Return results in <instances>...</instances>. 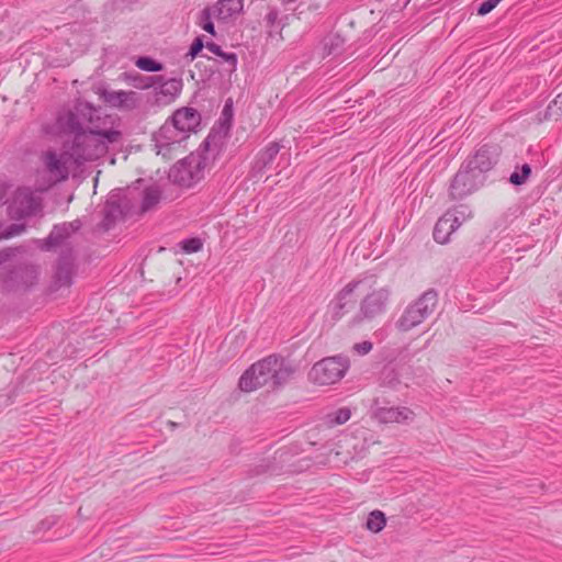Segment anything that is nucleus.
I'll return each mask as SVG.
<instances>
[{
  "label": "nucleus",
  "mask_w": 562,
  "mask_h": 562,
  "mask_svg": "<svg viewBox=\"0 0 562 562\" xmlns=\"http://www.w3.org/2000/svg\"><path fill=\"white\" fill-rule=\"evenodd\" d=\"M162 81V76H140L133 78V85L138 89H147L154 87L156 89L158 82Z\"/></svg>",
  "instance_id": "7c9ffc66"
},
{
  "label": "nucleus",
  "mask_w": 562,
  "mask_h": 562,
  "mask_svg": "<svg viewBox=\"0 0 562 562\" xmlns=\"http://www.w3.org/2000/svg\"><path fill=\"white\" fill-rule=\"evenodd\" d=\"M344 38L338 34H329L323 41L324 55H338L344 47Z\"/></svg>",
  "instance_id": "393cba45"
},
{
  "label": "nucleus",
  "mask_w": 562,
  "mask_h": 562,
  "mask_svg": "<svg viewBox=\"0 0 562 562\" xmlns=\"http://www.w3.org/2000/svg\"><path fill=\"white\" fill-rule=\"evenodd\" d=\"M485 176L465 168L462 164L459 171L453 177L450 184V196L453 200H460L476 191L484 182Z\"/></svg>",
  "instance_id": "1a4fd4ad"
},
{
  "label": "nucleus",
  "mask_w": 562,
  "mask_h": 562,
  "mask_svg": "<svg viewBox=\"0 0 562 562\" xmlns=\"http://www.w3.org/2000/svg\"><path fill=\"white\" fill-rule=\"evenodd\" d=\"M205 47L213 54H215L216 56H224V52L223 49L221 48V46H218L217 44L213 43V42H210L205 45Z\"/></svg>",
  "instance_id": "a19ab883"
},
{
  "label": "nucleus",
  "mask_w": 562,
  "mask_h": 562,
  "mask_svg": "<svg viewBox=\"0 0 562 562\" xmlns=\"http://www.w3.org/2000/svg\"><path fill=\"white\" fill-rule=\"evenodd\" d=\"M100 97L110 106L123 110L134 109L137 103V93L134 91L102 89L100 91Z\"/></svg>",
  "instance_id": "f3484780"
},
{
  "label": "nucleus",
  "mask_w": 562,
  "mask_h": 562,
  "mask_svg": "<svg viewBox=\"0 0 562 562\" xmlns=\"http://www.w3.org/2000/svg\"><path fill=\"white\" fill-rule=\"evenodd\" d=\"M438 305V293L428 289L416 300L411 302L395 322L398 331L406 333L417 327L429 318Z\"/></svg>",
  "instance_id": "39448f33"
},
{
  "label": "nucleus",
  "mask_w": 562,
  "mask_h": 562,
  "mask_svg": "<svg viewBox=\"0 0 562 562\" xmlns=\"http://www.w3.org/2000/svg\"><path fill=\"white\" fill-rule=\"evenodd\" d=\"M367 281H351L347 283L335 296V299L330 303L331 308V317L335 321H339L344 317L346 312L352 307L353 301L351 299L355 290L360 286V284H366Z\"/></svg>",
  "instance_id": "2eb2a0df"
},
{
  "label": "nucleus",
  "mask_w": 562,
  "mask_h": 562,
  "mask_svg": "<svg viewBox=\"0 0 562 562\" xmlns=\"http://www.w3.org/2000/svg\"><path fill=\"white\" fill-rule=\"evenodd\" d=\"M295 368L283 358L271 355L254 363L239 379V387L244 392H251L268 383L273 386L284 384L294 374Z\"/></svg>",
  "instance_id": "7ed1b4c3"
},
{
  "label": "nucleus",
  "mask_w": 562,
  "mask_h": 562,
  "mask_svg": "<svg viewBox=\"0 0 562 562\" xmlns=\"http://www.w3.org/2000/svg\"><path fill=\"white\" fill-rule=\"evenodd\" d=\"M226 113H229V106L228 104H225V108L223 110V114L225 115Z\"/></svg>",
  "instance_id": "a18cd8bd"
},
{
  "label": "nucleus",
  "mask_w": 562,
  "mask_h": 562,
  "mask_svg": "<svg viewBox=\"0 0 562 562\" xmlns=\"http://www.w3.org/2000/svg\"><path fill=\"white\" fill-rule=\"evenodd\" d=\"M170 119L187 138L196 131L201 123L199 111L189 106L177 110Z\"/></svg>",
  "instance_id": "dca6fc26"
},
{
  "label": "nucleus",
  "mask_w": 562,
  "mask_h": 562,
  "mask_svg": "<svg viewBox=\"0 0 562 562\" xmlns=\"http://www.w3.org/2000/svg\"><path fill=\"white\" fill-rule=\"evenodd\" d=\"M281 149V146L277 142L270 143L263 150H261L256 159L255 168L258 171L263 170L266 167H268L277 157Z\"/></svg>",
  "instance_id": "5701e85b"
},
{
  "label": "nucleus",
  "mask_w": 562,
  "mask_h": 562,
  "mask_svg": "<svg viewBox=\"0 0 562 562\" xmlns=\"http://www.w3.org/2000/svg\"><path fill=\"white\" fill-rule=\"evenodd\" d=\"M204 43L201 36H198L194 38L193 43L190 46V49L187 54V56H190L191 59H194L199 53L203 49Z\"/></svg>",
  "instance_id": "c9c22d12"
},
{
  "label": "nucleus",
  "mask_w": 562,
  "mask_h": 562,
  "mask_svg": "<svg viewBox=\"0 0 562 562\" xmlns=\"http://www.w3.org/2000/svg\"><path fill=\"white\" fill-rule=\"evenodd\" d=\"M93 111H94V109L89 108V116L91 115V112H93ZM95 112H97V113H95V114H93V120H94L95 122H98L101 126H104V125H103V122H106V123H105V126H106V127H109V126H108V123H109V124H112V121H109L108 119H103V120H101V117H100V115H99V111H97V110H95ZM110 127H111V128H113L112 126H110Z\"/></svg>",
  "instance_id": "79ce46f5"
},
{
  "label": "nucleus",
  "mask_w": 562,
  "mask_h": 562,
  "mask_svg": "<svg viewBox=\"0 0 562 562\" xmlns=\"http://www.w3.org/2000/svg\"><path fill=\"white\" fill-rule=\"evenodd\" d=\"M212 8L218 22H228L241 13L244 3L243 0H218Z\"/></svg>",
  "instance_id": "aec40b11"
},
{
  "label": "nucleus",
  "mask_w": 562,
  "mask_h": 562,
  "mask_svg": "<svg viewBox=\"0 0 562 562\" xmlns=\"http://www.w3.org/2000/svg\"><path fill=\"white\" fill-rule=\"evenodd\" d=\"M279 18V12L278 10L276 9H272L268 12L266 19H267V22L270 24V25H273L274 22L278 20Z\"/></svg>",
  "instance_id": "37998d69"
},
{
  "label": "nucleus",
  "mask_w": 562,
  "mask_h": 562,
  "mask_svg": "<svg viewBox=\"0 0 562 562\" xmlns=\"http://www.w3.org/2000/svg\"><path fill=\"white\" fill-rule=\"evenodd\" d=\"M14 255V249L8 248L0 251V266L10 260V258Z\"/></svg>",
  "instance_id": "ea45409f"
},
{
  "label": "nucleus",
  "mask_w": 562,
  "mask_h": 562,
  "mask_svg": "<svg viewBox=\"0 0 562 562\" xmlns=\"http://www.w3.org/2000/svg\"><path fill=\"white\" fill-rule=\"evenodd\" d=\"M160 191L156 187L147 188L143 193V200L140 205L142 213H146L154 209L160 202Z\"/></svg>",
  "instance_id": "a878e982"
},
{
  "label": "nucleus",
  "mask_w": 562,
  "mask_h": 562,
  "mask_svg": "<svg viewBox=\"0 0 562 562\" xmlns=\"http://www.w3.org/2000/svg\"><path fill=\"white\" fill-rule=\"evenodd\" d=\"M41 525H42L43 528H49L53 525V522L44 520V521L41 522Z\"/></svg>",
  "instance_id": "c03bdc74"
},
{
  "label": "nucleus",
  "mask_w": 562,
  "mask_h": 562,
  "mask_svg": "<svg viewBox=\"0 0 562 562\" xmlns=\"http://www.w3.org/2000/svg\"><path fill=\"white\" fill-rule=\"evenodd\" d=\"M498 151L495 146L483 145L463 164H465V168L484 176L496 165Z\"/></svg>",
  "instance_id": "4468645a"
},
{
  "label": "nucleus",
  "mask_w": 562,
  "mask_h": 562,
  "mask_svg": "<svg viewBox=\"0 0 562 562\" xmlns=\"http://www.w3.org/2000/svg\"><path fill=\"white\" fill-rule=\"evenodd\" d=\"M127 202L121 198L120 193L112 194L103 209L104 218L102 226L105 231L110 229L112 225L120 218H122L126 212Z\"/></svg>",
  "instance_id": "a211bd4d"
},
{
  "label": "nucleus",
  "mask_w": 562,
  "mask_h": 562,
  "mask_svg": "<svg viewBox=\"0 0 562 562\" xmlns=\"http://www.w3.org/2000/svg\"><path fill=\"white\" fill-rule=\"evenodd\" d=\"M372 342L364 340L362 342H358L353 346V350L359 355H367L372 350Z\"/></svg>",
  "instance_id": "4c0bfd02"
},
{
  "label": "nucleus",
  "mask_w": 562,
  "mask_h": 562,
  "mask_svg": "<svg viewBox=\"0 0 562 562\" xmlns=\"http://www.w3.org/2000/svg\"><path fill=\"white\" fill-rule=\"evenodd\" d=\"M135 64L139 69L148 72H156L164 69V65L161 63H158L147 56L138 57Z\"/></svg>",
  "instance_id": "2f4dec72"
},
{
  "label": "nucleus",
  "mask_w": 562,
  "mask_h": 562,
  "mask_svg": "<svg viewBox=\"0 0 562 562\" xmlns=\"http://www.w3.org/2000/svg\"><path fill=\"white\" fill-rule=\"evenodd\" d=\"M226 63H228L232 69H235L237 65V56L235 53H225L224 56H221Z\"/></svg>",
  "instance_id": "58836bf2"
},
{
  "label": "nucleus",
  "mask_w": 562,
  "mask_h": 562,
  "mask_svg": "<svg viewBox=\"0 0 562 562\" xmlns=\"http://www.w3.org/2000/svg\"><path fill=\"white\" fill-rule=\"evenodd\" d=\"M187 137L175 125L171 119H168L165 124L154 135L155 146L157 154L166 155L173 146H180Z\"/></svg>",
  "instance_id": "ddd939ff"
},
{
  "label": "nucleus",
  "mask_w": 562,
  "mask_h": 562,
  "mask_svg": "<svg viewBox=\"0 0 562 562\" xmlns=\"http://www.w3.org/2000/svg\"><path fill=\"white\" fill-rule=\"evenodd\" d=\"M80 227V221L55 225L48 237L44 240L43 249L49 250L59 247L60 252H74V235Z\"/></svg>",
  "instance_id": "9b49d317"
},
{
  "label": "nucleus",
  "mask_w": 562,
  "mask_h": 562,
  "mask_svg": "<svg viewBox=\"0 0 562 562\" xmlns=\"http://www.w3.org/2000/svg\"><path fill=\"white\" fill-rule=\"evenodd\" d=\"M502 0H486L484 2H482L480 4V7L477 8V14L479 15H486L487 13H490L492 10H494L496 8V5L501 2Z\"/></svg>",
  "instance_id": "e433bc0d"
},
{
  "label": "nucleus",
  "mask_w": 562,
  "mask_h": 562,
  "mask_svg": "<svg viewBox=\"0 0 562 562\" xmlns=\"http://www.w3.org/2000/svg\"><path fill=\"white\" fill-rule=\"evenodd\" d=\"M531 173V167L524 164L519 169L517 168L509 177V182L515 186L524 184Z\"/></svg>",
  "instance_id": "473e14b6"
},
{
  "label": "nucleus",
  "mask_w": 562,
  "mask_h": 562,
  "mask_svg": "<svg viewBox=\"0 0 562 562\" xmlns=\"http://www.w3.org/2000/svg\"><path fill=\"white\" fill-rule=\"evenodd\" d=\"M91 112L89 117V125L86 132L77 133L71 140H66V148H68L76 160L78 167L86 161L97 160L104 156L111 144L119 143L122 134L120 131L101 126L93 120ZM106 122H103L105 125Z\"/></svg>",
  "instance_id": "f257e3e1"
},
{
  "label": "nucleus",
  "mask_w": 562,
  "mask_h": 562,
  "mask_svg": "<svg viewBox=\"0 0 562 562\" xmlns=\"http://www.w3.org/2000/svg\"><path fill=\"white\" fill-rule=\"evenodd\" d=\"M371 416L381 424H411L415 419V413L411 408L406 406H382L379 398L372 401Z\"/></svg>",
  "instance_id": "f8f14e48"
},
{
  "label": "nucleus",
  "mask_w": 562,
  "mask_h": 562,
  "mask_svg": "<svg viewBox=\"0 0 562 562\" xmlns=\"http://www.w3.org/2000/svg\"><path fill=\"white\" fill-rule=\"evenodd\" d=\"M182 89V80L177 78L165 79L158 82L156 90L157 94L167 98V101L173 100Z\"/></svg>",
  "instance_id": "4be33fe9"
},
{
  "label": "nucleus",
  "mask_w": 562,
  "mask_h": 562,
  "mask_svg": "<svg viewBox=\"0 0 562 562\" xmlns=\"http://www.w3.org/2000/svg\"><path fill=\"white\" fill-rule=\"evenodd\" d=\"M59 124L64 128V131L72 134L74 136L77 133L87 131V127L85 128L82 123L80 122L78 114L74 112H69L64 117H60Z\"/></svg>",
  "instance_id": "b1692460"
},
{
  "label": "nucleus",
  "mask_w": 562,
  "mask_h": 562,
  "mask_svg": "<svg viewBox=\"0 0 562 562\" xmlns=\"http://www.w3.org/2000/svg\"><path fill=\"white\" fill-rule=\"evenodd\" d=\"M544 117L553 121H562V92L548 104Z\"/></svg>",
  "instance_id": "c85d7f7f"
},
{
  "label": "nucleus",
  "mask_w": 562,
  "mask_h": 562,
  "mask_svg": "<svg viewBox=\"0 0 562 562\" xmlns=\"http://www.w3.org/2000/svg\"><path fill=\"white\" fill-rule=\"evenodd\" d=\"M446 214H451V218L456 217L457 223L454 224V227L458 229L462 223L472 216V211L469 206L460 204L454 209L448 210Z\"/></svg>",
  "instance_id": "c756f323"
},
{
  "label": "nucleus",
  "mask_w": 562,
  "mask_h": 562,
  "mask_svg": "<svg viewBox=\"0 0 562 562\" xmlns=\"http://www.w3.org/2000/svg\"><path fill=\"white\" fill-rule=\"evenodd\" d=\"M350 416V409L342 407L336 411L334 414L328 415V423L330 425H342L349 420Z\"/></svg>",
  "instance_id": "72a5a7b5"
},
{
  "label": "nucleus",
  "mask_w": 562,
  "mask_h": 562,
  "mask_svg": "<svg viewBox=\"0 0 562 562\" xmlns=\"http://www.w3.org/2000/svg\"><path fill=\"white\" fill-rule=\"evenodd\" d=\"M361 281H367L366 284L360 286L367 288L369 291L361 299L359 311L350 321L351 326H357L363 321H372L383 315L389 307L392 290L389 286H375V280L372 278H364Z\"/></svg>",
  "instance_id": "20e7f679"
},
{
  "label": "nucleus",
  "mask_w": 562,
  "mask_h": 562,
  "mask_svg": "<svg viewBox=\"0 0 562 562\" xmlns=\"http://www.w3.org/2000/svg\"><path fill=\"white\" fill-rule=\"evenodd\" d=\"M220 153L215 136L209 135L199 149L178 161L169 172V178L179 186L192 187L202 180L215 162Z\"/></svg>",
  "instance_id": "f03ea898"
},
{
  "label": "nucleus",
  "mask_w": 562,
  "mask_h": 562,
  "mask_svg": "<svg viewBox=\"0 0 562 562\" xmlns=\"http://www.w3.org/2000/svg\"><path fill=\"white\" fill-rule=\"evenodd\" d=\"M74 252L65 254L59 252L57 261V269L55 273V284L58 288L69 286L72 283L74 277Z\"/></svg>",
  "instance_id": "6ab92c4d"
},
{
  "label": "nucleus",
  "mask_w": 562,
  "mask_h": 562,
  "mask_svg": "<svg viewBox=\"0 0 562 562\" xmlns=\"http://www.w3.org/2000/svg\"><path fill=\"white\" fill-rule=\"evenodd\" d=\"M40 209L41 198L30 188H19L8 206L10 216L15 220L35 215Z\"/></svg>",
  "instance_id": "9d476101"
},
{
  "label": "nucleus",
  "mask_w": 562,
  "mask_h": 562,
  "mask_svg": "<svg viewBox=\"0 0 562 562\" xmlns=\"http://www.w3.org/2000/svg\"><path fill=\"white\" fill-rule=\"evenodd\" d=\"M44 171L48 176L47 188L68 179L70 172L78 168L70 150L64 143L60 150L47 149L41 155Z\"/></svg>",
  "instance_id": "423d86ee"
},
{
  "label": "nucleus",
  "mask_w": 562,
  "mask_h": 562,
  "mask_svg": "<svg viewBox=\"0 0 562 562\" xmlns=\"http://www.w3.org/2000/svg\"><path fill=\"white\" fill-rule=\"evenodd\" d=\"M182 248L186 252H195L202 248V241L199 238H190L183 241Z\"/></svg>",
  "instance_id": "f704fd0d"
},
{
  "label": "nucleus",
  "mask_w": 562,
  "mask_h": 562,
  "mask_svg": "<svg viewBox=\"0 0 562 562\" xmlns=\"http://www.w3.org/2000/svg\"><path fill=\"white\" fill-rule=\"evenodd\" d=\"M213 19H215L214 9L206 7L201 11L198 21V24L211 35H215Z\"/></svg>",
  "instance_id": "bb28decb"
},
{
  "label": "nucleus",
  "mask_w": 562,
  "mask_h": 562,
  "mask_svg": "<svg viewBox=\"0 0 562 562\" xmlns=\"http://www.w3.org/2000/svg\"><path fill=\"white\" fill-rule=\"evenodd\" d=\"M386 524L384 513L381 510H373L369 514L366 526L372 532H380Z\"/></svg>",
  "instance_id": "cd10ccee"
},
{
  "label": "nucleus",
  "mask_w": 562,
  "mask_h": 562,
  "mask_svg": "<svg viewBox=\"0 0 562 562\" xmlns=\"http://www.w3.org/2000/svg\"><path fill=\"white\" fill-rule=\"evenodd\" d=\"M349 368V360L334 356L316 362L308 372V379L321 385H329L341 380Z\"/></svg>",
  "instance_id": "0eeeda50"
},
{
  "label": "nucleus",
  "mask_w": 562,
  "mask_h": 562,
  "mask_svg": "<svg viewBox=\"0 0 562 562\" xmlns=\"http://www.w3.org/2000/svg\"><path fill=\"white\" fill-rule=\"evenodd\" d=\"M38 267L30 261L9 263L2 273V282L7 290H26L38 279Z\"/></svg>",
  "instance_id": "6e6552de"
},
{
  "label": "nucleus",
  "mask_w": 562,
  "mask_h": 562,
  "mask_svg": "<svg viewBox=\"0 0 562 562\" xmlns=\"http://www.w3.org/2000/svg\"><path fill=\"white\" fill-rule=\"evenodd\" d=\"M456 223V217L451 218V214L445 213L435 225L434 239L439 244L448 243L450 235L457 231Z\"/></svg>",
  "instance_id": "412c9836"
}]
</instances>
